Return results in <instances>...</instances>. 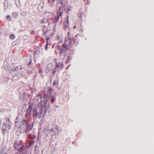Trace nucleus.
Returning a JSON list of instances; mask_svg holds the SVG:
<instances>
[{"label": "nucleus", "instance_id": "nucleus-1", "mask_svg": "<svg viewBox=\"0 0 154 154\" xmlns=\"http://www.w3.org/2000/svg\"><path fill=\"white\" fill-rule=\"evenodd\" d=\"M41 100L38 103L37 105L38 106L39 108V110H41V109L43 112L44 110V107H46L47 104H48V101L50 100L51 103H53L56 99L50 92H48L46 94H45L43 97L41 96Z\"/></svg>", "mask_w": 154, "mask_h": 154}, {"label": "nucleus", "instance_id": "nucleus-2", "mask_svg": "<svg viewBox=\"0 0 154 154\" xmlns=\"http://www.w3.org/2000/svg\"><path fill=\"white\" fill-rule=\"evenodd\" d=\"M27 113L28 115L31 116L32 119L35 121L37 119H40L41 117V115L43 113L41 109V110H38V107L33 104L30 105L27 109Z\"/></svg>", "mask_w": 154, "mask_h": 154}, {"label": "nucleus", "instance_id": "nucleus-3", "mask_svg": "<svg viewBox=\"0 0 154 154\" xmlns=\"http://www.w3.org/2000/svg\"><path fill=\"white\" fill-rule=\"evenodd\" d=\"M20 128L23 132H25L27 135H29L30 140L32 139V136L30 134L29 132L31 131L33 127V124L31 122H29L25 119H23L20 122Z\"/></svg>", "mask_w": 154, "mask_h": 154}, {"label": "nucleus", "instance_id": "nucleus-4", "mask_svg": "<svg viewBox=\"0 0 154 154\" xmlns=\"http://www.w3.org/2000/svg\"><path fill=\"white\" fill-rule=\"evenodd\" d=\"M63 66V63L62 62H60L59 63H56L55 67L52 70L53 74L54 75L56 71H59L58 69L60 68V70L62 69Z\"/></svg>", "mask_w": 154, "mask_h": 154}, {"label": "nucleus", "instance_id": "nucleus-5", "mask_svg": "<svg viewBox=\"0 0 154 154\" xmlns=\"http://www.w3.org/2000/svg\"><path fill=\"white\" fill-rule=\"evenodd\" d=\"M56 48L60 51V57H62L63 54L66 53V51L68 50V48L64 49L62 47L60 46L59 45H57Z\"/></svg>", "mask_w": 154, "mask_h": 154}, {"label": "nucleus", "instance_id": "nucleus-6", "mask_svg": "<svg viewBox=\"0 0 154 154\" xmlns=\"http://www.w3.org/2000/svg\"><path fill=\"white\" fill-rule=\"evenodd\" d=\"M50 107V102H49L48 103V105L46 107H44L45 108L44 109V113L42 115H41V117L43 118H44L45 116L47 115V112L48 111L49 113H50V111L49 108Z\"/></svg>", "mask_w": 154, "mask_h": 154}, {"label": "nucleus", "instance_id": "nucleus-7", "mask_svg": "<svg viewBox=\"0 0 154 154\" xmlns=\"http://www.w3.org/2000/svg\"><path fill=\"white\" fill-rule=\"evenodd\" d=\"M17 149L20 153H24V152L26 151V147L24 145H22L19 148L17 147Z\"/></svg>", "mask_w": 154, "mask_h": 154}, {"label": "nucleus", "instance_id": "nucleus-8", "mask_svg": "<svg viewBox=\"0 0 154 154\" xmlns=\"http://www.w3.org/2000/svg\"><path fill=\"white\" fill-rule=\"evenodd\" d=\"M22 74L20 72H18L16 73L13 77L12 79V81H15L16 79L19 78L20 77L22 76Z\"/></svg>", "mask_w": 154, "mask_h": 154}, {"label": "nucleus", "instance_id": "nucleus-9", "mask_svg": "<svg viewBox=\"0 0 154 154\" xmlns=\"http://www.w3.org/2000/svg\"><path fill=\"white\" fill-rule=\"evenodd\" d=\"M44 3L43 2L40 3L38 7V11L41 12L44 9Z\"/></svg>", "mask_w": 154, "mask_h": 154}, {"label": "nucleus", "instance_id": "nucleus-10", "mask_svg": "<svg viewBox=\"0 0 154 154\" xmlns=\"http://www.w3.org/2000/svg\"><path fill=\"white\" fill-rule=\"evenodd\" d=\"M31 55L30 54L28 55V57H27L26 60V63L28 66L32 62V60L31 59Z\"/></svg>", "mask_w": 154, "mask_h": 154}, {"label": "nucleus", "instance_id": "nucleus-11", "mask_svg": "<svg viewBox=\"0 0 154 154\" xmlns=\"http://www.w3.org/2000/svg\"><path fill=\"white\" fill-rule=\"evenodd\" d=\"M53 64L51 63H49L47 64L46 71V72L47 73H48V72L51 70Z\"/></svg>", "mask_w": 154, "mask_h": 154}, {"label": "nucleus", "instance_id": "nucleus-12", "mask_svg": "<svg viewBox=\"0 0 154 154\" xmlns=\"http://www.w3.org/2000/svg\"><path fill=\"white\" fill-rule=\"evenodd\" d=\"M19 94L20 98V99H22V101H23V100L26 99V92H23L22 94H20V93Z\"/></svg>", "mask_w": 154, "mask_h": 154}, {"label": "nucleus", "instance_id": "nucleus-13", "mask_svg": "<svg viewBox=\"0 0 154 154\" xmlns=\"http://www.w3.org/2000/svg\"><path fill=\"white\" fill-rule=\"evenodd\" d=\"M4 67L5 69L6 70H10L11 69L10 65L8 64L7 62H5L4 63Z\"/></svg>", "mask_w": 154, "mask_h": 154}, {"label": "nucleus", "instance_id": "nucleus-14", "mask_svg": "<svg viewBox=\"0 0 154 154\" xmlns=\"http://www.w3.org/2000/svg\"><path fill=\"white\" fill-rule=\"evenodd\" d=\"M20 120V117L18 116H17L15 122V126L16 127L18 126Z\"/></svg>", "mask_w": 154, "mask_h": 154}, {"label": "nucleus", "instance_id": "nucleus-15", "mask_svg": "<svg viewBox=\"0 0 154 154\" xmlns=\"http://www.w3.org/2000/svg\"><path fill=\"white\" fill-rule=\"evenodd\" d=\"M22 145L17 144V143H15V142H14V147L15 149L17 150V147L19 148L21 147Z\"/></svg>", "mask_w": 154, "mask_h": 154}, {"label": "nucleus", "instance_id": "nucleus-16", "mask_svg": "<svg viewBox=\"0 0 154 154\" xmlns=\"http://www.w3.org/2000/svg\"><path fill=\"white\" fill-rule=\"evenodd\" d=\"M40 52V50L39 48H38V49L37 50L34 51V55H36L37 54H39Z\"/></svg>", "mask_w": 154, "mask_h": 154}, {"label": "nucleus", "instance_id": "nucleus-17", "mask_svg": "<svg viewBox=\"0 0 154 154\" xmlns=\"http://www.w3.org/2000/svg\"><path fill=\"white\" fill-rule=\"evenodd\" d=\"M4 4L5 9L7 8L8 6V1H7V0H5V2H4Z\"/></svg>", "mask_w": 154, "mask_h": 154}, {"label": "nucleus", "instance_id": "nucleus-18", "mask_svg": "<svg viewBox=\"0 0 154 154\" xmlns=\"http://www.w3.org/2000/svg\"><path fill=\"white\" fill-rule=\"evenodd\" d=\"M15 3L17 6L18 7H19L20 5V2L19 0H15Z\"/></svg>", "mask_w": 154, "mask_h": 154}, {"label": "nucleus", "instance_id": "nucleus-19", "mask_svg": "<svg viewBox=\"0 0 154 154\" xmlns=\"http://www.w3.org/2000/svg\"><path fill=\"white\" fill-rule=\"evenodd\" d=\"M48 21L47 18H44L42 20H41V22L42 23H47Z\"/></svg>", "mask_w": 154, "mask_h": 154}, {"label": "nucleus", "instance_id": "nucleus-20", "mask_svg": "<svg viewBox=\"0 0 154 154\" xmlns=\"http://www.w3.org/2000/svg\"><path fill=\"white\" fill-rule=\"evenodd\" d=\"M55 0H48V3L51 5H53Z\"/></svg>", "mask_w": 154, "mask_h": 154}, {"label": "nucleus", "instance_id": "nucleus-21", "mask_svg": "<svg viewBox=\"0 0 154 154\" xmlns=\"http://www.w3.org/2000/svg\"><path fill=\"white\" fill-rule=\"evenodd\" d=\"M62 47H63V48H64V49L67 48V45L66 43H64L62 45Z\"/></svg>", "mask_w": 154, "mask_h": 154}, {"label": "nucleus", "instance_id": "nucleus-22", "mask_svg": "<svg viewBox=\"0 0 154 154\" xmlns=\"http://www.w3.org/2000/svg\"><path fill=\"white\" fill-rule=\"evenodd\" d=\"M7 19L8 20L10 21L11 19V16L10 15H7L6 16Z\"/></svg>", "mask_w": 154, "mask_h": 154}, {"label": "nucleus", "instance_id": "nucleus-23", "mask_svg": "<svg viewBox=\"0 0 154 154\" xmlns=\"http://www.w3.org/2000/svg\"><path fill=\"white\" fill-rule=\"evenodd\" d=\"M61 6L62 8L63 9H65V7H66V5L65 4H64L63 2H61Z\"/></svg>", "mask_w": 154, "mask_h": 154}, {"label": "nucleus", "instance_id": "nucleus-24", "mask_svg": "<svg viewBox=\"0 0 154 154\" xmlns=\"http://www.w3.org/2000/svg\"><path fill=\"white\" fill-rule=\"evenodd\" d=\"M59 19V17L57 15L54 19V21L55 22H57L58 21Z\"/></svg>", "mask_w": 154, "mask_h": 154}, {"label": "nucleus", "instance_id": "nucleus-25", "mask_svg": "<svg viewBox=\"0 0 154 154\" xmlns=\"http://www.w3.org/2000/svg\"><path fill=\"white\" fill-rule=\"evenodd\" d=\"M20 70L22 71V72H24L25 70V67H23L21 66L20 65Z\"/></svg>", "mask_w": 154, "mask_h": 154}, {"label": "nucleus", "instance_id": "nucleus-26", "mask_svg": "<svg viewBox=\"0 0 154 154\" xmlns=\"http://www.w3.org/2000/svg\"><path fill=\"white\" fill-rule=\"evenodd\" d=\"M10 37L11 39H13L15 38V36L14 34H11L10 35Z\"/></svg>", "mask_w": 154, "mask_h": 154}, {"label": "nucleus", "instance_id": "nucleus-27", "mask_svg": "<svg viewBox=\"0 0 154 154\" xmlns=\"http://www.w3.org/2000/svg\"><path fill=\"white\" fill-rule=\"evenodd\" d=\"M6 123H4L3 124L2 130H5L6 129Z\"/></svg>", "mask_w": 154, "mask_h": 154}, {"label": "nucleus", "instance_id": "nucleus-28", "mask_svg": "<svg viewBox=\"0 0 154 154\" xmlns=\"http://www.w3.org/2000/svg\"><path fill=\"white\" fill-rule=\"evenodd\" d=\"M72 44V38L69 37V45H70Z\"/></svg>", "mask_w": 154, "mask_h": 154}, {"label": "nucleus", "instance_id": "nucleus-29", "mask_svg": "<svg viewBox=\"0 0 154 154\" xmlns=\"http://www.w3.org/2000/svg\"><path fill=\"white\" fill-rule=\"evenodd\" d=\"M18 15V14L16 12H15L12 14V16L14 17H16Z\"/></svg>", "mask_w": 154, "mask_h": 154}, {"label": "nucleus", "instance_id": "nucleus-30", "mask_svg": "<svg viewBox=\"0 0 154 154\" xmlns=\"http://www.w3.org/2000/svg\"><path fill=\"white\" fill-rule=\"evenodd\" d=\"M63 14V12L62 11H60L59 13H57V15L59 16V17L60 16H61Z\"/></svg>", "mask_w": 154, "mask_h": 154}, {"label": "nucleus", "instance_id": "nucleus-31", "mask_svg": "<svg viewBox=\"0 0 154 154\" xmlns=\"http://www.w3.org/2000/svg\"><path fill=\"white\" fill-rule=\"evenodd\" d=\"M44 132L46 134V135L47 136L49 133L48 130L47 129H45L44 131Z\"/></svg>", "mask_w": 154, "mask_h": 154}, {"label": "nucleus", "instance_id": "nucleus-32", "mask_svg": "<svg viewBox=\"0 0 154 154\" xmlns=\"http://www.w3.org/2000/svg\"><path fill=\"white\" fill-rule=\"evenodd\" d=\"M68 24L66 23L64 24V27L66 29L68 27Z\"/></svg>", "mask_w": 154, "mask_h": 154}, {"label": "nucleus", "instance_id": "nucleus-33", "mask_svg": "<svg viewBox=\"0 0 154 154\" xmlns=\"http://www.w3.org/2000/svg\"><path fill=\"white\" fill-rule=\"evenodd\" d=\"M69 16H67V18L66 19V22H67V23L68 24L69 23Z\"/></svg>", "mask_w": 154, "mask_h": 154}, {"label": "nucleus", "instance_id": "nucleus-34", "mask_svg": "<svg viewBox=\"0 0 154 154\" xmlns=\"http://www.w3.org/2000/svg\"><path fill=\"white\" fill-rule=\"evenodd\" d=\"M55 128L57 131H58L59 132L60 131V130L59 128V127L58 125H56Z\"/></svg>", "mask_w": 154, "mask_h": 154}, {"label": "nucleus", "instance_id": "nucleus-35", "mask_svg": "<svg viewBox=\"0 0 154 154\" xmlns=\"http://www.w3.org/2000/svg\"><path fill=\"white\" fill-rule=\"evenodd\" d=\"M5 148H2V149L1 151V153H2V152H3L5 151Z\"/></svg>", "mask_w": 154, "mask_h": 154}, {"label": "nucleus", "instance_id": "nucleus-36", "mask_svg": "<svg viewBox=\"0 0 154 154\" xmlns=\"http://www.w3.org/2000/svg\"><path fill=\"white\" fill-rule=\"evenodd\" d=\"M48 45V42H47L46 46H45V50H47Z\"/></svg>", "mask_w": 154, "mask_h": 154}, {"label": "nucleus", "instance_id": "nucleus-37", "mask_svg": "<svg viewBox=\"0 0 154 154\" xmlns=\"http://www.w3.org/2000/svg\"><path fill=\"white\" fill-rule=\"evenodd\" d=\"M71 8V7L70 6H69L68 8V11H67V12H69Z\"/></svg>", "mask_w": 154, "mask_h": 154}, {"label": "nucleus", "instance_id": "nucleus-38", "mask_svg": "<svg viewBox=\"0 0 154 154\" xmlns=\"http://www.w3.org/2000/svg\"><path fill=\"white\" fill-rule=\"evenodd\" d=\"M83 13H80V14L79 15V17L80 18H81L82 17V15H83Z\"/></svg>", "mask_w": 154, "mask_h": 154}, {"label": "nucleus", "instance_id": "nucleus-39", "mask_svg": "<svg viewBox=\"0 0 154 154\" xmlns=\"http://www.w3.org/2000/svg\"><path fill=\"white\" fill-rule=\"evenodd\" d=\"M72 56H70V55H69L68 57V59L69 60H70V59H72Z\"/></svg>", "mask_w": 154, "mask_h": 154}, {"label": "nucleus", "instance_id": "nucleus-40", "mask_svg": "<svg viewBox=\"0 0 154 154\" xmlns=\"http://www.w3.org/2000/svg\"><path fill=\"white\" fill-rule=\"evenodd\" d=\"M17 66L15 67V68H14V69H13V71L14 72L15 71H16L17 70Z\"/></svg>", "mask_w": 154, "mask_h": 154}, {"label": "nucleus", "instance_id": "nucleus-41", "mask_svg": "<svg viewBox=\"0 0 154 154\" xmlns=\"http://www.w3.org/2000/svg\"><path fill=\"white\" fill-rule=\"evenodd\" d=\"M5 80L6 81H7V82L8 81V78L7 77H5Z\"/></svg>", "mask_w": 154, "mask_h": 154}, {"label": "nucleus", "instance_id": "nucleus-42", "mask_svg": "<svg viewBox=\"0 0 154 154\" xmlns=\"http://www.w3.org/2000/svg\"><path fill=\"white\" fill-rule=\"evenodd\" d=\"M64 54V55H64V57H63V59H64V58H65V57H66V53H64V54Z\"/></svg>", "mask_w": 154, "mask_h": 154}, {"label": "nucleus", "instance_id": "nucleus-43", "mask_svg": "<svg viewBox=\"0 0 154 154\" xmlns=\"http://www.w3.org/2000/svg\"><path fill=\"white\" fill-rule=\"evenodd\" d=\"M46 38L47 40V42H48V40L50 39L49 37H47Z\"/></svg>", "mask_w": 154, "mask_h": 154}, {"label": "nucleus", "instance_id": "nucleus-44", "mask_svg": "<svg viewBox=\"0 0 154 154\" xmlns=\"http://www.w3.org/2000/svg\"><path fill=\"white\" fill-rule=\"evenodd\" d=\"M2 130V132L3 134H5V131H6V129L5 130Z\"/></svg>", "mask_w": 154, "mask_h": 154}, {"label": "nucleus", "instance_id": "nucleus-45", "mask_svg": "<svg viewBox=\"0 0 154 154\" xmlns=\"http://www.w3.org/2000/svg\"><path fill=\"white\" fill-rule=\"evenodd\" d=\"M48 32L47 31H44V35H45L46 34V33H47Z\"/></svg>", "mask_w": 154, "mask_h": 154}, {"label": "nucleus", "instance_id": "nucleus-46", "mask_svg": "<svg viewBox=\"0 0 154 154\" xmlns=\"http://www.w3.org/2000/svg\"><path fill=\"white\" fill-rule=\"evenodd\" d=\"M50 131H51V132L52 133V132H53V128L51 129Z\"/></svg>", "mask_w": 154, "mask_h": 154}, {"label": "nucleus", "instance_id": "nucleus-47", "mask_svg": "<svg viewBox=\"0 0 154 154\" xmlns=\"http://www.w3.org/2000/svg\"><path fill=\"white\" fill-rule=\"evenodd\" d=\"M17 70H20V66H17Z\"/></svg>", "mask_w": 154, "mask_h": 154}, {"label": "nucleus", "instance_id": "nucleus-48", "mask_svg": "<svg viewBox=\"0 0 154 154\" xmlns=\"http://www.w3.org/2000/svg\"><path fill=\"white\" fill-rule=\"evenodd\" d=\"M6 121L7 122H9V119L8 118H7L6 119Z\"/></svg>", "mask_w": 154, "mask_h": 154}, {"label": "nucleus", "instance_id": "nucleus-49", "mask_svg": "<svg viewBox=\"0 0 154 154\" xmlns=\"http://www.w3.org/2000/svg\"><path fill=\"white\" fill-rule=\"evenodd\" d=\"M8 128L9 129H11V126L10 125H9L8 126Z\"/></svg>", "mask_w": 154, "mask_h": 154}, {"label": "nucleus", "instance_id": "nucleus-50", "mask_svg": "<svg viewBox=\"0 0 154 154\" xmlns=\"http://www.w3.org/2000/svg\"><path fill=\"white\" fill-rule=\"evenodd\" d=\"M53 84L54 85H55L56 84V83L55 82V81H54V82H53Z\"/></svg>", "mask_w": 154, "mask_h": 154}, {"label": "nucleus", "instance_id": "nucleus-51", "mask_svg": "<svg viewBox=\"0 0 154 154\" xmlns=\"http://www.w3.org/2000/svg\"><path fill=\"white\" fill-rule=\"evenodd\" d=\"M75 38H73L72 39V41H73L74 42H75Z\"/></svg>", "mask_w": 154, "mask_h": 154}, {"label": "nucleus", "instance_id": "nucleus-52", "mask_svg": "<svg viewBox=\"0 0 154 154\" xmlns=\"http://www.w3.org/2000/svg\"><path fill=\"white\" fill-rule=\"evenodd\" d=\"M62 7H61V6L60 7V8H59V11H60L61 10V8H62Z\"/></svg>", "mask_w": 154, "mask_h": 154}, {"label": "nucleus", "instance_id": "nucleus-53", "mask_svg": "<svg viewBox=\"0 0 154 154\" xmlns=\"http://www.w3.org/2000/svg\"><path fill=\"white\" fill-rule=\"evenodd\" d=\"M69 67V66H67V67H66V69H68V68Z\"/></svg>", "mask_w": 154, "mask_h": 154}, {"label": "nucleus", "instance_id": "nucleus-54", "mask_svg": "<svg viewBox=\"0 0 154 154\" xmlns=\"http://www.w3.org/2000/svg\"><path fill=\"white\" fill-rule=\"evenodd\" d=\"M68 61H69V60H66V63H68Z\"/></svg>", "mask_w": 154, "mask_h": 154}, {"label": "nucleus", "instance_id": "nucleus-55", "mask_svg": "<svg viewBox=\"0 0 154 154\" xmlns=\"http://www.w3.org/2000/svg\"><path fill=\"white\" fill-rule=\"evenodd\" d=\"M56 107H58V106H56Z\"/></svg>", "mask_w": 154, "mask_h": 154}, {"label": "nucleus", "instance_id": "nucleus-56", "mask_svg": "<svg viewBox=\"0 0 154 154\" xmlns=\"http://www.w3.org/2000/svg\"><path fill=\"white\" fill-rule=\"evenodd\" d=\"M40 1H44V0H40Z\"/></svg>", "mask_w": 154, "mask_h": 154}, {"label": "nucleus", "instance_id": "nucleus-57", "mask_svg": "<svg viewBox=\"0 0 154 154\" xmlns=\"http://www.w3.org/2000/svg\"><path fill=\"white\" fill-rule=\"evenodd\" d=\"M21 154H25V153H22Z\"/></svg>", "mask_w": 154, "mask_h": 154}, {"label": "nucleus", "instance_id": "nucleus-58", "mask_svg": "<svg viewBox=\"0 0 154 154\" xmlns=\"http://www.w3.org/2000/svg\"><path fill=\"white\" fill-rule=\"evenodd\" d=\"M75 27H76V26H74V28H75Z\"/></svg>", "mask_w": 154, "mask_h": 154}, {"label": "nucleus", "instance_id": "nucleus-59", "mask_svg": "<svg viewBox=\"0 0 154 154\" xmlns=\"http://www.w3.org/2000/svg\"><path fill=\"white\" fill-rule=\"evenodd\" d=\"M4 154H7V153H5Z\"/></svg>", "mask_w": 154, "mask_h": 154}, {"label": "nucleus", "instance_id": "nucleus-60", "mask_svg": "<svg viewBox=\"0 0 154 154\" xmlns=\"http://www.w3.org/2000/svg\"><path fill=\"white\" fill-rule=\"evenodd\" d=\"M69 32H68V35H69Z\"/></svg>", "mask_w": 154, "mask_h": 154}, {"label": "nucleus", "instance_id": "nucleus-61", "mask_svg": "<svg viewBox=\"0 0 154 154\" xmlns=\"http://www.w3.org/2000/svg\"><path fill=\"white\" fill-rule=\"evenodd\" d=\"M85 0H84V1H85Z\"/></svg>", "mask_w": 154, "mask_h": 154}]
</instances>
